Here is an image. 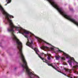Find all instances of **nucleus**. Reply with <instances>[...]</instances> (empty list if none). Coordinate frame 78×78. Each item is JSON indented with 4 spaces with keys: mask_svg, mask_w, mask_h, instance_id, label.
<instances>
[{
    "mask_svg": "<svg viewBox=\"0 0 78 78\" xmlns=\"http://www.w3.org/2000/svg\"><path fill=\"white\" fill-rule=\"evenodd\" d=\"M58 71L59 72H60V73H62L61 72L59 71Z\"/></svg>",
    "mask_w": 78,
    "mask_h": 78,
    "instance_id": "9d476101",
    "label": "nucleus"
},
{
    "mask_svg": "<svg viewBox=\"0 0 78 78\" xmlns=\"http://www.w3.org/2000/svg\"><path fill=\"white\" fill-rule=\"evenodd\" d=\"M75 73H76V74H77L78 75V71H76L75 72Z\"/></svg>",
    "mask_w": 78,
    "mask_h": 78,
    "instance_id": "0eeeda50",
    "label": "nucleus"
},
{
    "mask_svg": "<svg viewBox=\"0 0 78 78\" xmlns=\"http://www.w3.org/2000/svg\"><path fill=\"white\" fill-rule=\"evenodd\" d=\"M64 65H67V63H63Z\"/></svg>",
    "mask_w": 78,
    "mask_h": 78,
    "instance_id": "6e6552de",
    "label": "nucleus"
},
{
    "mask_svg": "<svg viewBox=\"0 0 78 78\" xmlns=\"http://www.w3.org/2000/svg\"><path fill=\"white\" fill-rule=\"evenodd\" d=\"M62 60H66V59H65V58L64 57H62L61 58Z\"/></svg>",
    "mask_w": 78,
    "mask_h": 78,
    "instance_id": "423d86ee",
    "label": "nucleus"
},
{
    "mask_svg": "<svg viewBox=\"0 0 78 78\" xmlns=\"http://www.w3.org/2000/svg\"><path fill=\"white\" fill-rule=\"evenodd\" d=\"M41 49H42L43 50H48L49 51H53L55 50V48L54 47L53 48H49L47 46H43L42 47L40 48Z\"/></svg>",
    "mask_w": 78,
    "mask_h": 78,
    "instance_id": "f03ea898",
    "label": "nucleus"
},
{
    "mask_svg": "<svg viewBox=\"0 0 78 78\" xmlns=\"http://www.w3.org/2000/svg\"><path fill=\"white\" fill-rule=\"evenodd\" d=\"M62 73V74H63V75L66 76V74L64 73Z\"/></svg>",
    "mask_w": 78,
    "mask_h": 78,
    "instance_id": "1a4fd4ad",
    "label": "nucleus"
},
{
    "mask_svg": "<svg viewBox=\"0 0 78 78\" xmlns=\"http://www.w3.org/2000/svg\"><path fill=\"white\" fill-rule=\"evenodd\" d=\"M6 2H7V4H8V3H11V0H8L7 1L6 0Z\"/></svg>",
    "mask_w": 78,
    "mask_h": 78,
    "instance_id": "39448f33",
    "label": "nucleus"
},
{
    "mask_svg": "<svg viewBox=\"0 0 78 78\" xmlns=\"http://www.w3.org/2000/svg\"><path fill=\"white\" fill-rule=\"evenodd\" d=\"M5 5H7V4H6Z\"/></svg>",
    "mask_w": 78,
    "mask_h": 78,
    "instance_id": "9b49d317",
    "label": "nucleus"
},
{
    "mask_svg": "<svg viewBox=\"0 0 78 78\" xmlns=\"http://www.w3.org/2000/svg\"><path fill=\"white\" fill-rule=\"evenodd\" d=\"M65 70H66V71H67V72H68L69 73H71V72H70V71H71V70H72L69 69H66Z\"/></svg>",
    "mask_w": 78,
    "mask_h": 78,
    "instance_id": "20e7f679",
    "label": "nucleus"
},
{
    "mask_svg": "<svg viewBox=\"0 0 78 78\" xmlns=\"http://www.w3.org/2000/svg\"><path fill=\"white\" fill-rule=\"evenodd\" d=\"M60 58V56H59V55H56L55 56V58L56 60H59Z\"/></svg>",
    "mask_w": 78,
    "mask_h": 78,
    "instance_id": "7ed1b4c3",
    "label": "nucleus"
},
{
    "mask_svg": "<svg viewBox=\"0 0 78 78\" xmlns=\"http://www.w3.org/2000/svg\"><path fill=\"white\" fill-rule=\"evenodd\" d=\"M62 52H63V55L65 56V57H66V58L70 59V60H68V63H69V65L71 66V67L72 66V61H73V62H75V63L76 66H73L72 70H75L76 69H78V63L75 61L73 58H71V57L69 56V55L65 53L64 52H63V51H62L60 50H58V53H61Z\"/></svg>",
    "mask_w": 78,
    "mask_h": 78,
    "instance_id": "f257e3e1",
    "label": "nucleus"
}]
</instances>
